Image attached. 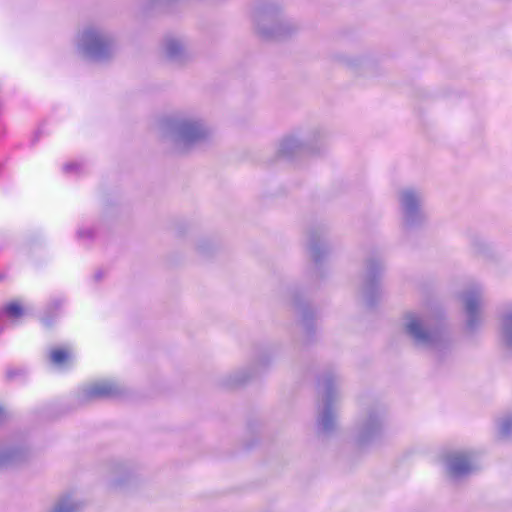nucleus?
<instances>
[{
	"label": "nucleus",
	"mask_w": 512,
	"mask_h": 512,
	"mask_svg": "<svg viewBox=\"0 0 512 512\" xmlns=\"http://www.w3.org/2000/svg\"><path fill=\"white\" fill-rule=\"evenodd\" d=\"M341 62L359 76L369 77L377 73L375 63L365 56L344 55Z\"/></svg>",
	"instance_id": "17"
},
{
	"label": "nucleus",
	"mask_w": 512,
	"mask_h": 512,
	"mask_svg": "<svg viewBox=\"0 0 512 512\" xmlns=\"http://www.w3.org/2000/svg\"><path fill=\"white\" fill-rule=\"evenodd\" d=\"M308 250L310 256L319 261L329 252V245L325 238H320L316 232H311L308 236Z\"/></svg>",
	"instance_id": "18"
},
{
	"label": "nucleus",
	"mask_w": 512,
	"mask_h": 512,
	"mask_svg": "<svg viewBox=\"0 0 512 512\" xmlns=\"http://www.w3.org/2000/svg\"><path fill=\"white\" fill-rule=\"evenodd\" d=\"M161 53L171 64L185 67L195 59V53L187 38L179 35H166L161 41Z\"/></svg>",
	"instance_id": "10"
},
{
	"label": "nucleus",
	"mask_w": 512,
	"mask_h": 512,
	"mask_svg": "<svg viewBox=\"0 0 512 512\" xmlns=\"http://www.w3.org/2000/svg\"><path fill=\"white\" fill-rule=\"evenodd\" d=\"M83 503L73 495H65L60 497L50 512H78L82 508Z\"/></svg>",
	"instance_id": "19"
},
{
	"label": "nucleus",
	"mask_w": 512,
	"mask_h": 512,
	"mask_svg": "<svg viewBox=\"0 0 512 512\" xmlns=\"http://www.w3.org/2000/svg\"><path fill=\"white\" fill-rule=\"evenodd\" d=\"M269 363L270 359L268 357L259 358L251 366L238 368L221 376L219 385L229 390L240 388L252 380Z\"/></svg>",
	"instance_id": "13"
},
{
	"label": "nucleus",
	"mask_w": 512,
	"mask_h": 512,
	"mask_svg": "<svg viewBox=\"0 0 512 512\" xmlns=\"http://www.w3.org/2000/svg\"><path fill=\"white\" fill-rule=\"evenodd\" d=\"M126 388L115 380H99L87 384L82 389L85 399L114 398L125 393Z\"/></svg>",
	"instance_id": "14"
},
{
	"label": "nucleus",
	"mask_w": 512,
	"mask_h": 512,
	"mask_svg": "<svg viewBox=\"0 0 512 512\" xmlns=\"http://www.w3.org/2000/svg\"><path fill=\"white\" fill-rule=\"evenodd\" d=\"M396 200L403 230H415L426 225L427 215L422 209L424 195L421 189L414 186L400 188Z\"/></svg>",
	"instance_id": "5"
},
{
	"label": "nucleus",
	"mask_w": 512,
	"mask_h": 512,
	"mask_svg": "<svg viewBox=\"0 0 512 512\" xmlns=\"http://www.w3.org/2000/svg\"><path fill=\"white\" fill-rule=\"evenodd\" d=\"M384 270L381 261H370L367 265V274L365 282L361 288L362 298L367 305L374 304L375 300L381 295V285L376 275Z\"/></svg>",
	"instance_id": "15"
},
{
	"label": "nucleus",
	"mask_w": 512,
	"mask_h": 512,
	"mask_svg": "<svg viewBox=\"0 0 512 512\" xmlns=\"http://www.w3.org/2000/svg\"><path fill=\"white\" fill-rule=\"evenodd\" d=\"M194 249L198 256L202 258L213 255L217 250L216 242L209 237H202L197 239L194 244Z\"/></svg>",
	"instance_id": "21"
},
{
	"label": "nucleus",
	"mask_w": 512,
	"mask_h": 512,
	"mask_svg": "<svg viewBox=\"0 0 512 512\" xmlns=\"http://www.w3.org/2000/svg\"><path fill=\"white\" fill-rule=\"evenodd\" d=\"M76 47L78 52L88 60L106 61L115 51V39L109 32L90 26L77 35Z\"/></svg>",
	"instance_id": "4"
},
{
	"label": "nucleus",
	"mask_w": 512,
	"mask_h": 512,
	"mask_svg": "<svg viewBox=\"0 0 512 512\" xmlns=\"http://www.w3.org/2000/svg\"><path fill=\"white\" fill-rule=\"evenodd\" d=\"M71 354L69 350L65 348H56L50 352V361L58 367L63 366L69 361Z\"/></svg>",
	"instance_id": "23"
},
{
	"label": "nucleus",
	"mask_w": 512,
	"mask_h": 512,
	"mask_svg": "<svg viewBox=\"0 0 512 512\" xmlns=\"http://www.w3.org/2000/svg\"><path fill=\"white\" fill-rule=\"evenodd\" d=\"M485 295V285L480 282L468 284L459 294L464 326L470 332L480 329L484 324Z\"/></svg>",
	"instance_id": "6"
},
{
	"label": "nucleus",
	"mask_w": 512,
	"mask_h": 512,
	"mask_svg": "<svg viewBox=\"0 0 512 512\" xmlns=\"http://www.w3.org/2000/svg\"><path fill=\"white\" fill-rule=\"evenodd\" d=\"M440 461L446 475L452 480L463 479L480 468L478 453L474 449L446 451Z\"/></svg>",
	"instance_id": "8"
},
{
	"label": "nucleus",
	"mask_w": 512,
	"mask_h": 512,
	"mask_svg": "<svg viewBox=\"0 0 512 512\" xmlns=\"http://www.w3.org/2000/svg\"><path fill=\"white\" fill-rule=\"evenodd\" d=\"M170 2H162V1H159V4H160V11L163 12V11H168L169 10V7L167 6V4H169Z\"/></svg>",
	"instance_id": "26"
},
{
	"label": "nucleus",
	"mask_w": 512,
	"mask_h": 512,
	"mask_svg": "<svg viewBox=\"0 0 512 512\" xmlns=\"http://www.w3.org/2000/svg\"><path fill=\"white\" fill-rule=\"evenodd\" d=\"M402 330L413 343L430 351L436 357L447 350L450 340L447 335L430 327V317L424 314L407 313L402 319Z\"/></svg>",
	"instance_id": "2"
},
{
	"label": "nucleus",
	"mask_w": 512,
	"mask_h": 512,
	"mask_svg": "<svg viewBox=\"0 0 512 512\" xmlns=\"http://www.w3.org/2000/svg\"><path fill=\"white\" fill-rule=\"evenodd\" d=\"M5 417V410L2 406H0V421Z\"/></svg>",
	"instance_id": "27"
},
{
	"label": "nucleus",
	"mask_w": 512,
	"mask_h": 512,
	"mask_svg": "<svg viewBox=\"0 0 512 512\" xmlns=\"http://www.w3.org/2000/svg\"><path fill=\"white\" fill-rule=\"evenodd\" d=\"M161 139L180 154L211 142L214 129L198 112L181 110L163 116L157 125Z\"/></svg>",
	"instance_id": "1"
},
{
	"label": "nucleus",
	"mask_w": 512,
	"mask_h": 512,
	"mask_svg": "<svg viewBox=\"0 0 512 512\" xmlns=\"http://www.w3.org/2000/svg\"><path fill=\"white\" fill-rule=\"evenodd\" d=\"M257 32L265 39H276L283 34L279 15L271 2H260L253 11Z\"/></svg>",
	"instance_id": "11"
},
{
	"label": "nucleus",
	"mask_w": 512,
	"mask_h": 512,
	"mask_svg": "<svg viewBox=\"0 0 512 512\" xmlns=\"http://www.w3.org/2000/svg\"><path fill=\"white\" fill-rule=\"evenodd\" d=\"M325 133L314 128L307 133L295 132L283 137L277 147V156L292 159L305 151H312L318 143H322Z\"/></svg>",
	"instance_id": "9"
},
{
	"label": "nucleus",
	"mask_w": 512,
	"mask_h": 512,
	"mask_svg": "<svg viewBox=\"0 0 512 512\" xmlns=\"http://www.w3.org/2000/svg\"><path fill=\"white\" fill-rule=\"evenodd\" d=\"M4 310L8 314V316L12 318H18L23 314V309L21 305L16 301L8 303L4 307Z\"/></svg>",
	"instance_id": "25"
},
{
	"label": "nucleus",
	"mask_w": 512,
	"mask_h": 512,
	"mask_svg": "<svg viewBox=\"0 0 512 512\" xmlns=\"http://www.w3.org/2000/svg\"><path fill=\"white\" fill-rule=\"evenodd\" d=\"M497 425L500 435L508 437L512 434V415H505L499 418Z\"/></svg>",
	"instance_id": "24"
},
{
	"label": "nucleus",
	"mask_w": 512,
	"mask_h": 512,
	"mask_svg": "<svg viewBox=\"0 0 512 512\" xmlns=\"http://www.w3.org/2000/svg\"><path fill=\"white\" fill-rule=\"evenodd\" d=\"M387 422V411L383 405L368 407L355 428V443L359 447L373 445L382 440Z\"/></svg>",
	"instance_id": "7"
},
{
	"label": "nucleus",
	"mask_w": 512,
	"mask_h": 512,
	"mask_svg": "<svg viewBox=\"0 0 512 512\" xmlns=\"http://www.w3.org/2000/svg\"><path fill=\"white\" fill-rule=\"evenodd\" d=\"M341 393L337 380L327 377L322 382V392L317 407L316 428L320 436L327 437L338 429V406Z\"/></svg>",
	"instance_id": "3"
},
{
	"label": "nucleus",
	"mask_w": 512,
	"mask_h": 512,
	"mask_svg": "<svg viewBox=\"0 0 512 512\" xmlns=\"http://www.w3.org/2000/svg\"><path fill=\"white\" fill-rule=\"evenodd\" d=\"M497 335L500 346L512 352V301L504 303L498 313Z\"/></svg>",
	"instance_id": "16"
},
{
	"label": "nucleus",
	"mask_w": 512,
	"mask_h": 512,
	"mask_svg": "<svg viewBox=\"0 0 512 512\" xmlns=\"http://www.w3.org/2000/svg\"><path fill=\"white\" fill-rule=\"evenodd\" d=\"M22 456L21 450L10 447V446H0V468L6 467L17 460H19Z\"/></svg>",
	"instance_id": "22"
},
{
	"label": "nucleus",
	"mask_w": 512,
	"mask_h": 512,
	"mask_svg": "<svg viewBox=\"0 0 512 512\" xmlns=\"http://www.w3.org/2000/svg\"><path fill=\"white\" fill-rule=\"evenodd\" d=\"M472 248L474 253L485 261H493L496 258L495 251L490 243L487 241L476 238L473 240Z\"/></svg>",
	"instance_id": "20"
},
{
	"label": "nucleus",
	"mask_w": 512,
	"mask_h": 512,
	"mask_svg": "<svg viewBox=\"0 0 512 512\" xmlns=\"http://www.w3.org/2000/svg\"><path fill=\"white\" fill-rule=\"evenodd\" d=\"M136 467L127 462L115 464L111 469V490L117 493H130L140 485Z\"/></svg>",
	"instance_id": "12"
}]
</instances>
